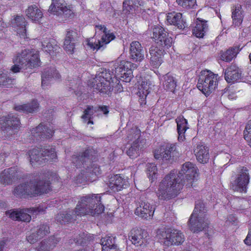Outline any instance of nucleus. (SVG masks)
Masks as SVG:
<instances>
[{
	"instance_id": "59",
	"label": "nucleus",
	"mask_w": 251,
	"mask_h": 251,
	"mask_svg": "<svg viewBox=\"0 0 251 251\" xmlns=\"http://www.w3.org/2000/svg\"><path fill=\"white\" fill-rule=\"evenodd\" d=\"M244 242L246 245L248 246L251 245V229H250L249 230L247 236L244 240Z\"/></svg>"
},
{
	"instance_id": "40",
	"label": "nucleus",
	"mask_w": 251,
	"mask_h": 251,
	"mask_svg": "<svg viewBox=\"0 0 251 251\" xmlns=\"http://www.w3.org/2000/svg\"><path fill=\"white\" fill-rule=\"evenodd\" d=\"M163 77V86L164 88L166 90L174 92L176 86V81L175 78L169 73L166 74Z\"/></svg>"
},
{
	"instance_id": "50",
	"label": "nucleus",
	"mask_w": 251,
	"mask_h": 251,
	"mask_svg": "<svg viewBox=\"0 0 251 251\" xmlns=\"http://www.w3.org/2000/svg\"><path fill=\"white\" fill-rule=\"evenodd\" d=\"M14 81V79H12L7 76V75L4 73H0V86L9 87Z\"/></svg>"
},
{
	"instance_id": "2",
	"label": "nucleus",
	"mask_w": 251,
	"mask_h": 251,
	"mask_svg": "<svg viewBox=\"0 0 251 251\" xmlns=\"http://www.w3.org/2000/svg\"><path fill=\"white\" fill-rule=\"evenodd\" d=\"M95 153L94 149H89L72 156V163L76 168L83 167L85 169V170H82L81 173L84 180L93 181L96 179V176L101 174L99 166L96 164H91V160Z\"/></svg>"
},
{
	"instance_id": "61",
	"label": "nucleus",
	"mask_w": 251,
	"mask_h": 251,
	"mask_svg": "<svg viewBox=\"0 0 251 251\" xmlns=\"http://www.w3.org/2000/svg\"><path fill=\"white\" fill-rule=\"evenodd\" d=\"M7 242V240L5 239L0 240V251H4V249L6 247Z\"/></svg>"
},
{
	"instance_id": "37",
	"label": "nucleus",
	"mask_w": 251,
	"mask_h": 251,
	"mask_svg": "<svg viewBox=\"0 0 251 251\" xmlns=\"http://www.w3.org/2000/svg\"><path fill=\"white\" fill-rule=\"evenodd\" d=\"M26 16L32 21H39L43 17V13L36 5L29 6L26 10Z\"/></svg>"
},
{
	"instance_id": "63",
	"label": "nucleus",
	"mask_w": 251,
	"mask_h": 251,
	"mask_svg": "<svg viewBox=\"0 0 251 251\" xmlns=\"http://www.w3.org/2000/svg\"><path fill=\"white\" fill-rule=\"evenodd\" d=\"M6 26V24L2 22V19L0 18V30H2V28L5 27Z\"/></svg>"
},
{
	"instance_id": "20",
	"label": "nucleus",
	"mask_w": 251,
	"mask_h": 251,
	"mask_svg": "<svg viewBox=\"0 0 251 251\" xmlns=\"http://www.w3.org/2000/svg\"><path fill=\"white\" fill-rule=\"evenodd\" d=\"M21 173L16 167L5 169L0 174V183L5 185L10 184L21 177Z\"/></svg>"
},
{
	"instance_id": "43",
	"label": "nucleus",
	"mask_w": 251,
	"mask_h": 251,
	"mask_svg": "<svg viewBox=\"0 0 251 251\" xmlns=\"http://www.w3.org/2000/svg\"><path fill=\"white\" fill-rule=\"evenodd\" d=\"M56 244L57 241H54V237H51L49 240L42 241L37 248L36 251H50Z\"/></svg>"
},
{
	"instance_id": "48",
	"label": "nucleus",
	"mask_w": 251,
	"mask_h": 251,
	"mask_svg": "<svg viewBox=\"0 0 251 251\" xmlns=\"http://www.w3.org/2000/svg\"><path fill=\"white\" fill-rule=\"evenodd\" d=\"M140 131L137 128H131L128 131L127 138L129 142H142L140 139Z\"/></svg>"
},
{
	"instance_id": "31",
	"label": "nucleus",
	"mask_w": 251,
	"mask_h": 251,
	"mask_svg": "<svg viewBox=\"0 0 251 251\" xmlns=\"http://www.w3.org/2000/svg\"><path fill=\"white\" fill-rule=\"evenodd\" d=\"M208 29L207 21L201 18H197L196 25L193 29V34L198 38H203Z\"/></svg>"
},
{
	"instance_id": "56",
	"label": "nucleus",
	"mask_w": 251,
	"mask_h": 251,
	"mask_svg": "<svg viewBox=\"0 0 251 251\" xmlns=\"http://www.w3.org/2000/svg\"><path fill=\"white\" fill-rule=\"evenodd\" d=\"M135 11H137V10L133 7L132 4L129 3V0H125L123 2V11L126 14H132Z\"/></svg>"
},
{
	"instance_id": "41",
	"label": "nucleus",
	"mask_w": 251,
	"mask_h": 251,
	"mask_svg": "<svg viewBox=\"0 0 251 251\" xmlns=\"http://www.w3.org/2000/svg\"><path fill=\"white\" fill-rule=\"evenodd\" d=\"M239 51V47H230L221 54V59L226 62H229L236 56Z\"/></svg>"
},
{
	"instance_id": "57",
	"label": "nucleus",
	"mask_w": 251,
	"mask_h": 251,
	"mask_svg": "<svg viewBox=\"0 0 251 251\" xmlns=\"http://www.w3.org/2000/svg\"><path fill=\"white\" fill-rule=\"evenodd\" d=\"M40 239V238L38 236V234H37L36 232L32 233L26 237L27 241L31 244H33L36 242Z\"/></svg>"
},
{
	"instance_id": "17",
	"label": "nucleus",
	"mask_w": 251,
	"mask_h": 251,
	"mask_svg": "<svg viewBox=\"0 0 251 251\" xmlns=\"http://www.w3.org/2000/svg\"><path fill=\"white\" fill-rule=\"evenodd\" d=\"M154 207L147 200L142 198L138 201V204L135 210V214L143 219H151L153 215Z\"/></svg>"
},
{
	"instance_id": "23",
	"label": "nucleus",
	"mask_w": 251,
	"mask_h": 251,
	"mask_svg": "<svg viewBox=\"0 0 251 251\" xmlns=\"http://www.w3.org/2000/svg\"><path fill=\"white\" fill-rule=\"evenodd\" d=\"M209 222L206 217L198 218L191 215L189 220V226L194 232H200L208 227Z\"/></svg>"
},
{
	"instance_id": "32",
	"label": "nucleus",
	"mask_w": 251,
	"mask_h": 251,
	"mask_svg": "<svg viewBox=\"0 0 251 251\" xmlns=\"http://www.w3.org/2000/svg\"><path fill=\"white\" fill-rule=\"evenodd\" d=\"M12 24L14 27H18L17 32L21 37L25 38L26 36V25L25 18L22 16H17L12 21Z\"/></svg>"
},
{
	"instance_id": "49",
	"label": "nucleus",
	"mask_w": 251,
	"mask_h": 251,
	"mask_svg": "<svg viewBox=\"0 0 251 251\" xmlns=\"http://www.w3.org/2000/svg\"><path fill=\"white\" fill-rule=\"evenodd\" d=\"M36 232L38 236L41 239L50 233V227L47 224H42L38 226Z\"/></svg>"
},
{
	"instance_id": "4",
	"label": "nucleus",
	"mask_w": 251,
	"mask_h": 251,
	"mask_svg": "<svg viewBox=\"0 0 251 251\" xmlns=\"http://www.w3.org/2000/svg\"><path fill=\"white\" fill-rule=\"evenodd\" d=\"M101 194H88L81 197L75 208L80 216L91 215L93 216L102 213L104 206L101 202Z\"/></svg>"
},
{
	"instance_id": "7",
	"label": "nucleus",
	"mask_w": 251,
	"mask_h": 251,
	"mask_svg": "<svg viewBox=\"0 0 251 251\" xmlns=\"http://www.w3.org/2000/svg\"><path fill=\"white\" fill-rule=\"evenodd\" d=\"M96 34L94 38L89 40L87 45L93 50L103 49L104 46L113 40L115 36L113 33H109L107 28L104 25H96Z\"/></svg>"
},
{
	"instance_id": "9",
	"label": "nucleus",
	"mask_w": 251,
	"mask_h": 251,
	"mask_svg": "<svg viewBox=\"0 0 251 251\" xmlns=\"http://www.w3.org/2000/svg\"><path fill=\"white\" fill-rule=\"evenodd\" d=\"M28 155L31 164L36 162L39 165H43L48 161H54L57 157L55 149L53 148L46 149L34 148L29 151Z\"/></svg>"
},
{
	"instance_id": "21",
	"label": "nucleus",
	"mask_w": 251,
	"mask_h": 251,
	"mask_svg": "<svg viewBox=\"0 0 251 251\" xmlns=\"http://www.w3.org/2000/svg\"><path fill=\"white\" fill-rule=\"evenodd\" d=\"M148 232L141 228L132 229L128 235V239L137 247L145 246L147 243Z\"/></svg>"
},
{
	"instance_id": "52",
	"label": "nucleus",
	"mask_w": 251,
	"mask_h": 251,
	"mask_svg": "<svg viewBox=\"0 0 251 251\" xmlns=\"http://www.w3.org/2000/svg\"><path fill=\"white\" fill-rule=\"evenodd\" d=\"M178 4L185 8H193L196 4V0H176Z\"/></svg>"
},
{
	"instance_id": "39",
	"label": "nucleus",
	"mask_w": 251,
	"mask_h": 251,
	"mask_svg": "<svg viewBox=\"0 0 251 251\" xmlns=\"http://www.w3.org/2000/svg\"><path fill=\"white\" fill-rule=\"evenodd\" d=\"M207 210L205 204L201 200L196 201L195 207L191 215L198 218L206 217Z\"/></svg>"
},
{
	"instance_id": "1",
	"label": "nucleus",
	"mask_w": 251,
	"mask_h": 251,
	"mask_svg": "<svg viewBox=\"0 0 251 251\" xmlns=\"http://www.w3.org/2000/svg\"><path fill=\"white\" fill-rule=\"evenodd\" d=\"M175 170L164 177L159 185L157 192L159 199L169 200L176 197L185 185L187 188L192 187L197 176V169L190 162L184 163L178 174Z\"/></svg>"
},
{
	"instance_id": "11",
	"label": "nucleus",
	"mask_w": 251,
	"mask_h": 251,
	"mask_svg": "<svg viewBox=\"0 0 251 251\" xmlns=\"http://www.w3.org/2000/svg\"><path fill=\"white\" fill-rule=\"evenodd\" d=\"M232 177L231 189L240 193H246L250 179L249 170L246 167H240L237 169V174Z\"/></svg>"
},
{
	"instance_id": "55",
	"label": "nucleus",
	"mask_w": 251,
	"mask_h": 251,
	"mask_svg": "<svg viewBox=\"0 0 251 251\" xmlns=\"http://www.w3.org/2000/svg\"><path fill=\"white\" fill-rule=\"evenodd\" d=\"M129 3L132 4L133 7L137 10L140 8V10H143V13L146 12L144 6V2L141 0H129Z\"/></svg>"
},
{
	"instance_id": "53",
	"label": "nucleus",
	"mask_w": 251,
	"mask_h": 251,
	"mask_svg": "<svg viewBox=\"0 0 251 251\" xmlns=\"http://www.w3.org/2000/svg\"><path fill=\"white\" fill-rule=\"evenodd\" d=\"M245 139L248 142L249 145L251 147V121H249L246 126L244 131Z\"/></svg>"
},
{
	"instance_id": "25",
	"label": "nucleus",
	"mask_w": 251,
	"mask_h": 251,
	"mask_svg": "<svg viewBox=\"0 0 251 251\" xmlns=\"http://www.w3.org/2000/svg\"><path fill=\"white\" fill-rule=\"evenodd\" d=\"M77 211L76 208L75 209L62 211L56 215L55 220L62 225L70 223L76 220L77 216H80Z\"/></svg>"
},
{
	"instance_id": "3",
	"label": "nucleus",
	"mask_w": 251,
	"mask_h": 251,
	"mask_svg": "<svg viewBox=\"0 0 251 251\" xmlns=\"http://www.w3.org/2000/svg\"><path fill=\"white\" fill-rule=\"evenodd\" d=\"M50 181L42 176H36L29 181L22 183L16 187L13 193L21 197L25 195L30 196L47 193L50 190Z\"/></svg>"
},
{
	"instance_id": "12",
	"label": "nucleus",
	"mask_w": 251,
	"mask_h": 251,
	"mask_svg": "<svg viewBox=\"0 0 251 251\" xmlns=\"http://www.w3.org/2000/svg\"><path fill=\"white\" fill-rule=\"evenodd\" d=\"M45 209L46 208L41 206L22 209H13L7 211L6 215L13 220L29 222L31 220V216L29 213L35 215L44 213Z\"/></svg>"
},
{
	"instance_id": "34",
	"label": "nucleus",
	"mask_w": 251,
	"mask_h": 251,
	"mask_svg": "<svg viewBox=\"0 0 251 251\" xmlns=\"http://www.w3.org/2000/svg\"><path fill=\"white\" fill-rule=\"evenodd\" d=\"M60 77V75L54 67L46 69L42 75V85H47L52 78L59 79Z\"/></svg>"
},
{
	"instance_id": "47",
	"label": "nucleus",
	"mask_w": 251,
	"mask_h": 251,
	"mask_svg": "<svg viewBox=\"0 0 251 251\" xmlns=\"http://www.w3.org/2000/svg\"><path fill=\"white\" fill-rule=\"evenodd\" d=\"M146 166L148 177L152 182L157 178L156 166L154 163H148Z\"/></svg>"
},
{
	"instance_id": "19",
	"label": "nucleus",
	"mask_w": 251,
	"mask_h": 251,
	"mask_svg": "<svg viewBox=\"0 0 251 251\" xmlns=\"http://www.w3.org/2000/svg\"><path fill=\"white\" fill-rule=\"evenodd\" d=\"M225 79L228 83H234L243 79L242 71L235 64H231L225 70Z\"/></svg>"
},
{
	"instance_id": "22",
	"label": "nucleus",
	"mask_w": 251,
	"mask_h": 251,
	"mask_svg": "<svg viewBox=\"0 0 251 251\" xmlns=\"http://www.w3.org/2000/svg\"><path fill=\"white\" fill-rule=\"evenodd\" d=\"M49 11L57 15H64L65 17H70L73 14L72 10L67 8L64 0H52Z\"/></svg>"
},
{
	"instance_id": "36",
	"label": "nucleus",
	"mask_w": 251,
	"mask_h": 251,
	"mask_svg": "<svg viewBox=\"0 0 251 251\" xmlns=\"http://www.w3.org/2000/svg\"><path fill=\"white\" fill-rule=\"evenodd\" d=\"M14 108L15 110L19 112L33 113L38 110L39 103L37 100H33L31 103L17 105Z\"/></svg>"
},
{
	"instance_id": "60",
	"label": "nucleus",
	"mask_w": 251,
	"mask_h": 251,
	"mask_svg": "<svg viewBox=\"0 0 251 251\" xmlns=\"http://www.w3.org/2000/svg\"><path fill=\"white\" fill-rule=\"evenodd\" d=\"M147 96V95H140V99L139 100V102L140 103V105L143 106L146 104V98Z\"/></svg>"
},
{
	"instance_id": "26",
	"label": "nucleus",
	"mask_w": 251,
	"mask_h": 251,
	"mask_svg": "<svg viewBox=\"0 0 251 251\" xmlns=\"http://www.w3.org/2000/svg\"><path fill=\"white\" fill-rule=\"evenodd\" d=\"M53 133V130L52 128L43 125L42 123L31 130L32 136L35 138L36 140L42 138H50L52 137Z\"/></svg>"
},
{
	"instance_id": "58",
	"label": "nucleus",
	"mask_w": 251,
	"mask_h": 251,
	"mask_svg": "<svg viewBox=\"0 0 251 251\" xmlns=\"http://www.w3.org/2000/svg\"><path fill=\"white\" fill-rule=\"evenodd\" d=\"M115 74H113V73L112 72L111 73L110 71L109 70H106V79L105 80H107V81H110L111 83V81L113 82V78H114Z\"/></svg>"
},
{
	"instance_id": "10",
	"label": "nucleus",
	"mask_w": 251,
	"mask_h": 251,
	"mask_svg": "<svg viewBox=\"0 0 251 251\" xmlns=\"http://www.w3.org/2000/svg\"><path fill=\"white\" fill-rule=\"evenodd\" d=\"M157 238L158 241L166 246L179 245L184 240V235L179 230L169 228L166 230L157 231Z\"/></svg>"
},
{
	"instance_id": "33",
	"label": "nucleus",
	"mask_w": 251,
	"mask_h": 251,
	"mask_svg": "<svg viewBox=\"0 0 251 251\" xmlns=\"http://www.w3.org/2000/svg\"><path fill=\"white\" fill-rule=\"evenodd\" d=\"M177 123V131L178 133V140L182 142L185 139V133L188 128L187 121L183 117H178L176 120Z\"/></svg>"
},
{
	"instance_id": "24",
	"label": "nucleus",
	"mask_w": 251,
	"mask_h": 251,
	"mask_svg": "<svg viewBox=\"0 0 251 251\" xmlns=\"http://www.w3.org/2000/svg\"><path fill=\"white\" fill-rule=\"evenodd\" d=\"M130 59L136 62H141L144 59V50L138 41H133L129 48Z\"/></svg>"
},
{
	"instance_id": "45",
	"label": "nucleus",
	"mask_w": 251,
	"mask_h": 251,
	"mask_svg": "<svg viewBox=\"0 0 251 251\" xmlns=\"http://www.w3.org/2000/svg\"><path fill=\"white\" fill-rule=\"evenodd\" d=\"M165 29L160 25H155L152 28V36L151 38L156 41H158L161 38H163L165 33H167Z\"/></svg>"
},
{
	"instance_id": "18",
	"label": "nucleus",
	"mask_w": 251,
	"mask_h": 251,
	"mask_svg": "<svg viewBox=\"0 0 251 251\" xmlns=\"http://www.w3.org/2000/svg\"><path fill=\"white\" fill-rule=\"evenodd\" d=\"M165 49L156 46L152 45L149 50L150 64L154 68H158L163 62V58L165 53Z\"/></svg>"
},
{
	"instance_id": "8",
	"label": "nucleus",
	"mask_w": 251,
	"mask_h": 251,
	"mask_svg": "<svg viewBox=\"0 0 251 251\" xmlns=\"http://www.w3.org/2000/svg\"><path fill=\"white\" fill-rule=\"evenodd\" d=\"M217 76L218 75L208 70L201 71L198 80V88L205 96H209L217 85Z\"/></svg>"
},
{
	"instance_id": "13",
	"label": "nucleus",
	"mask_w": 251,
	"mask_h": 251,
	"mask_svg": "<svg viewBox=\"0 0 251 251\" xmlns=\"http://www.w3.org/2000/svg\"><path fill=\"white\" fill-rule=\"evenodd\" d=\"M136 65L130 62L123 60L114 66L115 75L114 77L117 79L129 82L133 77L132 68H135Z\"/></svg>"
},
{
	"instance_id": "62",
	"label": "nucleus",
	"mask_w": 251,
	"mask_h": 251,
	"mask_svg": "<svg viewBox=\"0 0 251 251\" xmlns=\"http://www.w3.org/2000/svg\"><path fill=\"white\" fill-rule=\"evenodd\" d=\"M99 109H100L101 111H102L104 114L106 115L108 113L109 110H108V107L107 106H99Z\"/></svg>"
},
{
	"instance_id": "6",
	"label": "nucleus",
	"mask_w": 251,
	"mask_h": 251,
	"mask_svg": "<svg viewBox=\"0 0 251 251\" xmlns=\"http://www.w3.org/2000/svg\"><path fill=\"white\" fill-rule=\"evenodd\" d=\"M13 63L10 70L14 73L20 72L22 69H32L40 65L38 54L33 50H23L13 58Z\"/></svg>"
},
{
	"instance_id": "5",
	"label": "nucleus",
	"mask_w": 251,
	"mask_h": 251,
	"mask_svg": "<svg viewBox=\"0 0 251 251\" xmlns=\"http://www.w3.org/2000/svg\"><path fill=\"white\" fill-rule=\"evenodd\" d=\"M13 63L10 70L14 73L20 72L22 69H32L40 65L38 54L33 50H23L13 58Z\"/></svg>"
},
{
	"instance_id": "38",
	"label": "nucleus",
	"mask_w": 251,
	"mask_h": 251,
	"mask_svg": "<svg viewBox=\"0 0 251 251\" xmlns=\"http://www.w3.org/2000/svg\"><path fill=\"white\" fill-rule=\"evenodd\" d=\"M243 11L241 5L238 4L233 7L232 18L233 23L236 26L239 25L243 21Z\"/></svg>"
},
{
	"instance_id": "35",
	"label": "nucleus",
	"mask_w": 251,
	"mask_h": 251,
	"mask_svg": "<svg viewBox=\"0 0 251 251\" xmlns=\"http://www.w3.org/2000/svg\"><path fill=\"white\" fill-rule=\"evenodd\" d=\"M143 142H133L129 145L128 149L126 150V154L131 158H134L138 157L143 147Z\"/></svg>"
},
{
	"instance_id": "29",
	"label": "nucleus",
	"mask_w": 251,
	"mask_h": 251,
	"mask_svg": "<svg viewBox=\"0 0 251 251\" xmlns=\"http://www.w3.org/2000/svg\"><path fill=\"white\" fill-rule=\"evenodd\" d=\"M128 185V182L121 175H116L110 178L109 187L114 192H118Z\"/></svg>"
},
{
	"instance_id": "64",
	"label": "nucleus",
	"mask_w": 251,
	"mask_h": 251,
	"mask_svg": "<svg viewBox=\"0 0 251 251\" xmlns=\"http://www.w3.org/2000/svg\"><path fill=\"white\" fill-rule=\"evenodd\" d=\"M245 2L247 5L249 6L251 5V0H245Z\"/></svg>"
},
{
	"instance_id": "14",
	"label": "nucleus",
	"mask_w": 251,
	"mask_h": 251,
	"mask_svg": "<svg viewBox=\"0 0 251 251\" xmlns=\"http://www.w3.org/2000/svg\"><path fill=\"white\" fill-rule=\"evenodd\" d=\"M178 155L176 145L171 143L163 144L156 150L154 153L155 159H162L171 163L176 160Z\"/></svg>"
},
{
	"instance_id": "27",
	"label": "nucleus",
	"mask_w": 251,
	"mask_h": 251,
	"mask_svg": "<svg viewBox=\"0 0 251 251\" xmlns=\"http://www.w3.org/2000/svg\"><path fill=\"white\" fill-rule=\"evenodd\" d=\"M77 33L75 30H71L67 32L64 42V49L69 53L74 52L77 43Z\"/></svg>"
},
{
	"instance_id": "54",
	"label": "nucleus",
	"mask_w": 251,
	"mask_h": 251,
	"mask_svg": "<svg viewBox=\"0 0 251 251\" xmlns=\"http://www.w3.org/2000/svg\"><path fill=\"white\" fill-rule=\"evenodd\" d=\"M150 85L151 84L149 82L142 81L139 87L140 95H147L150 93Z\"/></svg>"
},
{
	"instance_id": "42",
	"label": "nucleus",
	"mask_w": 251,
	"mask_h": 251,
	"mask_svg": "<svg viewBox=\"0 0 251 251\" xmlns=\"http://www.w3.org/2000/svg\"><path fill=\"white\" fill-rule=\"evenodd\" d=\"M100 244L102 246V251H109L111 249H115V238L112 236H106L100 239Z\"/></svg>"
},
{
	"instance_id": "46",
	"label": "nucleus",
	"mask_w": 251,
	"mask_h": 251,
	"mask_svg": "<svg viewBox=\"0 0 251 251\" xmlns=\"http://www.w3.org/2000/svg\"><path fill=\"white\" fill-rule=\"evenodd\" d=\"M96 110H94L93 106L88 105L87 108L84 111V114L81 116V118L84 123L93 124V122L91 121L92 116Z\"/></svg>"
},
{
	"instance_id": "30",
	"label": "nucleus",
	"mask_w": 251,
	"mask_h": 251,
	"mask_svg": "<svg viewBox=\"0 0 251 251\" xmlns=\"http://www.w3.org/2000/svg\"><path fill=\"white\" fill-rule=\"evenodd\" d=\"M209 150L207 147L200 142L194 147V152L197 160L201 163H206L208 161Z\"/></svg>"
},
{
	"instance_id": "15",
	"label": "nucleus",
	"mask_w": 251,
	"mask_h": 251,
	"mask_svg": "<svg viewBox=\"0 0 251 251\" xmlns=\"http://www.w3.org/2000/svg\"><path fill=\"white\" fill-rule=\"evenodd\" d=\"M1 128L3 132H6L7 135H12L18 132L20 126L19 118L13 114L0 118Z\"/></svg>"
},
{
	"instance_id": "51",
	"label": "nucleus",
	"mask_w": 251,
	"mask_h": 251,
	"mask_svg": "<svg viewBox=\"0 0 251 251\" xmlns=\"http://www.w3.org/2000/svg\"><path fill=\"white\" fill-rule=\"evenodd\" d=\"M96 237L97 236L94 235L83 233L79 235V239L76 241V242H77L78 244L82 245L86 244L87 242L94 240Z\"/></svg>"
},
{
	"instance_id": "28",
	"label": "nucleus",
	"mask_w": 251,
	"mask_h": 251,
	"mask_svg": "<svg viewBox=\"0 0 251 251\" xmlns=\"http://www.w3.org/2000/svg\"><path fill=\"white\" fill-rule=\"evenodd\" d=\"M166 20L168 23L177 26L179 29H184L187 27V25L182 18V14L180 13L175 11L169 13Z\"/></svg>"
},
{
	"instance_id": "44",
	"label": "nucleus",
	"mask_w": 251,
	"mask_h": 251,
	"mask_svg": "<svg viewBox=\"0 0 251 251\" xmlns=\"http://www.w3.org/2000/svg\"><path fill=\"white\" fill-rule=\"evenodd\" d=\"M172 43L173 38L169 35L168 32L165 33L163 38H161L158 41H156V46H158L164 49H168L171 47Z\"/></svg>"
},
{
	"instance_id": "16",
	"label": "nucleus",
	"mask_w": 251,
	"mask_h": 251,
	"mask_svg": "<svg viewBox=\"0 0 251 251\" xmlns=\"http://www.w3.org/2000/svg\"><path fill=\"white\" fill-rule=\"evenodd\" d=\"M106 79V69H101V71L96 75L92 81V87L101 93H107L111 92L113 88L110 81Z\"/></svg>"
}]
</instances>
